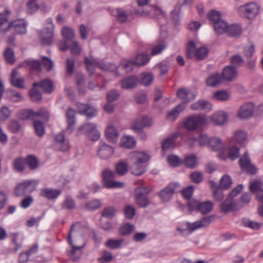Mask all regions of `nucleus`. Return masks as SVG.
Returning <instances> with one entry per match:
<instances>
[{"label":"nucleus","instance_id":"1","mask_svg":"<svg viewBox=\"0 0 263 263\" xmlns=\"http://www.w3.org/2000/svg\"><path fill=\"white\" fill-rule=\"evenodd\" d=\"M150 159L149 155L144 152H135L132 155V164L130 166V170L135 175L140 176L144 173L146 167L144 163Z\"/></svg>","mask_w":263,"mask_h":263},{"label":"nucleus","instance_id":"2","mask_svg":"<svg viewBox=\"0 0 263 263\" xmlns=\"http://www.w3.org/2000/svg\"><path fill=\"white\" fill-rule=\"evenodd\" d=\"M40 116H41L45 121H48L50 116L49 112L45 108H42L36 112L32 110H22L18 115L19 118L22 120L28 119L34 120L38 119Z\"/></svg>","mask_w":263,"mask_h":263},{"label":"nucleus","instance_id":"3","mask_svg":"<svg viewBox=\"0 0 263 263\" xmlns=\"http://www.w3.org/2000/svg\"><path fill=\"white\" fill-rule=\"evenodd\" d=\"M207 118L205 116L200 114L194 115L189 117L184 123L185 128L193 131L198 127L206 125Z\"/></svg>","mask_w":263,"mask_h":263},{"label":"nucleus","instance_id":"4","mask_svg":"<svg viewBox=\"0 0 263 263\" xmlns=\"http://www.w3.org/2000/svg\"><path fill=\"white\" fill-rule=\"evenodd\" d=\"M209 50L204 46L196 49L195 43L193 41L189 42L186 48V55L189 58L195 57L198 60L205 59L208 54Z\"/></svg>","mask_w":263,"mask_h":263},{"label":"nucleus","instance_id":"5","mask_svg":"<svg viewBox=\"0 0 263 263\" xmlns=\"http://www.w3.org/2000/svg\"><path fill=\"white\" fill-rule=\"evenodd\" d=\"M37 183L34 180H26L18 184L15 187L14 194L16 196H22L34 191Z\"/></svg>","mask_w":263,"mask_h":263},{"label":"nucleus","instance_id":"6","mask_svg":"<svg viewBox=\"0 0 263 263\" xmlns=\"http://www.w3.org/2000/svg\"><path fill=\"white\" fill-rule=\"evenodd\" d=\"M147 186H140L136 190V203L140 208H145L150 204L147 195L150 192Z\"/></svg>","mask_w":263,"mask_h":263},{"label":"nucleus","instance_id":"7","mask_svg":"<svg viewBox=\"0 0 263 263\" xmlns=\"http://www.w3.org/2000/svg\"><path fill=\"white\" fill-rule=\"evenodd\" d=\"M259 9L260 7L257 3L251 2L239 6L237 8V11L240 15L252 18L258 13Z\"/></svg>","mask_w":263,"mask_h":263},{"label":"nucleus","instance_id":"8","mask_svg":"<svg viewBox=\"0 0 263 263\" xmlns=\"http://www.w3.org/2000/svg\"><path fill=\"white\" fill-rule=\"evenodd\" d=\"M47 27L45 29V32L41 35L42 43L44 45H50L52 43L53 37L54 25L51 18H47Z\"/></svg>","mask_w":263,"mask_h":263},{"label":"nucleus","instance_id":"9","mask_svg":"<svg viewBox=\"0 0 263 263\" xmlns=\"http://www.w3.org/2000/svg\"><path fill=\"white\" fill-rule=\"evenodd\" d=\"M239 163L242 170L247 173L253 175L257 172V168L251 163V159L247 152H246L240 158Z\"/></svg>","mask_w":263,"mask_h":263},{"label":"nucleus","instance_id":"10","mask_svg":"<svg viewBox=\"0 0 263 263\" xmlns=\"http://www.w3.org/2000/svg\"><path fill=\"white\" fill-rule=\"evenodd\" d=\"M104 184L107 188H118L124 186V183L113 180L115 174L111 171L105 170L102 174Z\"/></svg>","mask_w":263,"mask_h":263},{"label":"nucleus","instance_id":"11","mask_svg":"<svg viewBox=\"0 0 263 263\" xmlns=\"http://www.w3.org/2000/svg\"><path fill=\"white\" fill-rule=\"evenodd\" d=\"M180 189V186L178 183H174L170 184L160 191L159 195L162 200L166 202L169 200L174 193L179 192Z\"/></svg>","mask_w":263,"mask_h":263},{"label":"nucleus","instance_id":"12","mask_svg":"<svg viewBox=\"0 0 263 263\" xmlns=\"http://www.w3.org/2000/svg\"><path fill=\"white\" fill-rule=\"evenodd\" d=\"M74 226V225L73 224L71 227V229L68 237V243L72 248V250L68 252V254L73 260H76L77 259L80 258L81 255L80 250L84 247V245L82 244V245L80 246H77L74 244H73L71 239V233L72 231L73 230Z\"/></svg>","mask_w":263,"mask_h":263},{"label":"nucleus","instance_id":"13","mask_svg":"<svg viewBox=\"0 0 263 263\" xmlns=\"http://www.w3.org/2000/svg\"><path fill=\"white\" fill-rule=\"evenodd\" d=\"M12 30L16 33L24 34L27 32V24L24 20L12 22L8 25V31Z\"/></svg>","mask_w":263,"mask_h":263},{"label":"nucleus","instance_id":"14","mask_svg":"<svg viewBox=\"0 0 263 263\" xmlns=\"http://www.w3.org/2000/svg\"><path fill=\"white\" fill-rule=\"evenodd\" d=\"M54 147L59 151L65 152L69 148V140L64 137L63 133H61L54 137Z\"/></svg>","mask_w":263,"mask_h":263},{"label":"nucleus","instance_id":"15","mask_svg":"<svg viewBox=\"0 0 263 263\" xmlns=\"http://www.w3.org/2000/svg\"><path fill=\"white\" fill-rule=\"evenodd\" d=\"M254 111V105L251 102H248L241 106L238 111V117L241 119H246L252 116Z\"/></svg>","mask_w":263,"mask_h":263},{"label":"nucleus","instance_id":"16","mask_svg":"<svg viewBox=\"0 0 263 263\" xmlns=\"http://www.w3.org/2000/svg\"><path fill=\"white\" fill-rule=\"evenodd\" d=\"M114 148L105 143L101 144L98 149L97 155L101 159L106 160L113 155Z\"/></svg>","mask_w":263,"mask_h":263},{"label":"nucleus","instance_id":"17","mask_svg":"<svg viewBox=\"0 0 263 263\" xmlns=\"http://www.w3.org/2000/svg\"><path fill=\"white\" fill-rule=\"evenodd\" d=\"M179 136L178 133H175L162 141L161 146L163 152L174 148L177 145L176 140Z\"/></svg>","mask_w":263,"mask_h":263},{"label":"nucleus","instance_id":"18","mask_svg":"<svg viewBox=\"0 0 263 263\" xmlns=\"http://www.w3.org/2000/svg\"><path fill=\"white\" fill-rule=\"evenodd\" d=\"M78 110L80 114L91 118L96 116L97 111L95 108L88 104L79 103Z\"/></svg>","mask_w":263,"mask_h":263},{"label":"nucleus","instance_id":"19","mask_svg":"<svg viewBox=\"0 0 263 263\" xmlns=\"http://www.w3.org/2000/svg\"><path fill=\"white\" fill-rule=\"evenodd\" d=\"M228 115L223 111H218L211 116V120L216 125H224L228 121Z\"/></svg>","mask_w":263,"mask_h":263},{"label":"nucleus","instance_id":"20","mask_svg":"<svg viewBox=\"0 0 263 263\" xmlns=\"http://www.w3.org/2000/svg\"><path fill=\"white\" fill-rule=\"evenodd\" d=\"M33 86L34 87H40L43 92L46 93H50L53 90V82L49 79H44L40 83H34Z\"/></svg>","mask_w":263,"mask_h":263},{"label":"nucleus","instance_id":"21","mask_svg":"<svg viewBox=\"0 0 263 263\" xmlns=\"http://www.w3.org/2000/svg\"><path fill=\"white\" fill-rule=\"evenodd\" d=\"M177 96L182 101L181 104L184 105L193 100L195 98V95L193 92L184 88L180 89L178 91Z\"/></svg>","mask_w":263,"mask_h":263},{"label":"nucleus","instance_id":"22","mask_svg":"<svg viewBox=\"0 0 263 263\" xmlns=\"http://www.w3.org/2000/svg\"><path fill=\"white\" fill-rule=\"evenodd\" d=\"M191 108L194 110H204L209 111L212 109V105L208 101L201 100L192 104L191 106Z\"/></svg>","mask_w":263,"mask_h":263},{"label":"nucleus","instance_id":"23","mask_svg":"<svg viewBox=\"0 0 263 263\" xmlns=\"http://www.w3.org/2000/svg\"><path fill=\"white\" fill-rule=\"evenodd\" d=\"M237 76V71L235 67L230 65L225 67L223 70L222 78L228 81H231Z\"/></svg>","mask_w":263,"mask_h":263},{"label":"nucleus","instance_id":"24","mask_svg":"<svg viewBox=\"0 0 263 263\" xmlns=\"http://www.w3.org/2000/svg\"><path fill=\"white\" fill-rule=\"evenodd\" d=\"M218 156L221 159L225 160L227 157L232 161L235 160L240 156L239 148L236 146H231L228 149L227 157L224 156V154L222 153L219 154Z\"/></svg>","mask_w":263,"mask_h":263},{"label":"nucleus","instance_id":"25","mask_svg":"<svg viewBox=\"0 0 263 263\" xmlns=\"http://www.w3.org/2000/svg\"><path fill=\"white\" fill-rule=\"evenodd\" d=\"M10 81L13 86L20 88H24V80L20 77L17 69H14L12 71Z\"/></svg>","mask_w":263,"mask_h":263},{"label":"nucleus","instance_id":"26","mask_svg":"<svg viewBox=\"0 0 263 263\" xmlns=\"http://www.w3.org/2000/svg\"><path fill=\"white\" fill-rule=\"evenodd\" d=\"M222 80L221 75L218 73H215L207 78L206 84L209 87H215L221 84L222 82Z\"/></svg>","mask_w":263,"mask_h":263},{"label":"nucleus","instance_id":"27","mask_svg":"<svg viewBox=\"0 0 263 263\" xmlns=\"http://www.w3.org/2000/svg\"><path fill=\"white\" fill-rule=\"evenodd\" d=\"M66 115L68 124L66 130L70 134L73 132L74 128L75 112L72 109L69 108L66 112Z\"/></svg>","mask_w":263,"mask_h":263},{"label":"nucleus","instance_id":"28","mask_svg":"<svg viewBox=\"0 0 263 263\" xmlns=\"http://www.w3.org/2000/svg\"><path fill=\"white\" fill-rule=\"evenodd\" d=\"M33 126L35 134L39 137H42L45 133L44 123L47 121H45L42 119L41 116H40L38 119L33 120Z\"/></svg>","mask_w":263,"mask_h":263},{"label":"nucleus","instance_id":"29","mask_svg":"<svg viewBox=\"0 0 263 263\" xmlns=\"http://www.w3.org/2000/svg\"><path fill=\"white\" fill-rule=\"evenodd\" d=\"M106 138L113 143H116L119 138V134L118 129L113 125L109 126L106 130Z\"/></svg>","mask_w":263,"mask_h":263},{"label":"nucleus","instance_id":"30","mask_svg":"<svg viewBox=\"0 0 263 263\" xmlns=\"http://www.w3.org/2000/svg\"><path fill=\"white\" fill-rule=\"evenodd\" d=\"M110 14L115 17L121 23L126 22L128 16L125 11L121 8L113 9L110 11Z\"/></svg>","mask_w":263,"mask_h":263},{"label":"nucleus","instance_id":"31","mask_svg":"<svg viewBox=\"0 0 263 263\" xmlns=\"http://www.w3.org/2000/svg\"><path fill=\"white\" fill-rule=\"evenodd\" d=\"M186 108V105L180 104L175 107L172 110L169 111L167 115V119L174 121L179 116V115Z\"/></svg>","mask_w":263,"mask_h":263},{"label":"nucleus","instance_id":"32","mask_svg":"<svg viewBox=\"0 0 263 263\" xmlns=\"http://www.w3.org/2000/svg\"><path fill=\"white\" fill-rule=\"evenodd\" d=\"M61 193V191L59 190H52L49 188H45L42 190L41 195L50 200L57 198Z\"/></svg>","mask_w":263,"mask_h":263},{"label":"nucleus","instance_id":"33","mask_svg":"<svg viewBox=\"0 0 263 263\" xmlns=\"http://www.w3.org/2000/svg\"><path fill=\"white\" fill-rule=\"evenodd\" d=\"M137 83L138 79L136 77H128L121 81V86L123 89H132L136 86Z\"/></svg>","mask_w":263,"mask_h":263},{"label":"nucleus","instance_id":"34","mask_svg":"<svg viewBox=\"0 0 263 263\" xmlns=\"http://www.w3.org/2000/svg\"><path fill=\"white\" fill-rule=\"evenodd\" d=\"M209 147L213 151H221L224 149L223 143L218 137L211 138Z\"/></svg>","mask_w":263,"mask_h":263},{"label":"nucleus","instance_id":"35","mask_svg":"<svg viewBox=\"0 0 263 263\" xmlns=\"http://www.w3.org/2000/svg\"><path fill=\"white\" fill-rule=\"evenodd\" d=\"M229 25L228 23L223 19H221L217 23H215L213 28L215 33L217 35H221L226 33Z\"/></svg>","mask_w":263,"mask_h":263},{"label":"nucleus","instance_id":"36","mask_svg":"<svg viewBox=\"0 0 263 263\" xmlns=\"http://www.w3.org/2000/svg\"><path fill=\"white\" fill-rule=\"evenodd\" d=\"M235 207L236 203L234 202V200L228 198L220 204L221 211L225 213L233 211Z\"/></svg>","mask_w":263,"mask_h":263},{"label":"nucleus","instance_id":"37","mask_svg":"<svg viewBox=\"0 0 263 263\" xmlns=\"http://www.w3.org/2000/svg\"><path fill=\"white\" fill-rule=\"evenodd\" d=\"M10 11L7 8L5 10V13H0V33H5L8 31V25L6 27H4L3 25L5 23H7L8 15H10Z\"/></svg>","mask_w":263,"mask_h":263},{"label":"nucleus","instance_id":"38","mask_svg":"<svg viewBox=\"0 0 263 263\" xmlns=\"http://www.w3.org/2000/svg\"><path fill=\"white\" fill-rule=\"evenodd\" d=\"M61 34L65 41H72L76 36L74 30L68 26H64L62 28Z\"/></svg>","mask_w":263,"mask_h":263},{"label":"nucleus","instance_id":"39","mask_svg":"<svg viewBox=\"0 0 263 263\" xmlns=\"http://www.w3.org/2000/svg\"><path fill=\"white\" fill-rule=\"evenodd\" d=\"M124 240L123 239H109L105 242V246L111 250H117L121 248Z\"/></svg>","mask_w":263,"mask_h":263},{"label":"nucleus","instance_id":"40","mask_svg":"<svg viewBox=\"0 0 263 263\" xmlns=\"http://www.w3.org/2000/svg\"><path fill=\"white\" fill-rule=\"evenodd\" d=\"M98 67L104 71H108L110 72H116V76H118L120 74L118 72L116 71L117 70V66L114 64L109 63H104V62H98Z\"/></svg>","mask_w":263,"mask_h":263},{"label":"nucleus","instance_id":"41","mask_svg":"<svg viewBox=\"0 0 263 263\" xmlns=\"http://www.w3.org/2000/svg\"><path fill=\"white\" fill-rule=\"evenodd\" d=\"M97 127V125L95 123H87L81 126L77 132V134H87L89 135L92 131Z\"/></svg>","mask_w":263,"mask_h":263},{"label":"nucleus","instance_id":"42","mask_svg":"<svg viewBox=\"0 0 263 263\" xmlns=\"http://www.w3.org/2000/svg\"><path fill=\"white\" fill-rule=\"evenodd\" d=\"M243 226L251 229L253 230H259L262 224L261 223L257 222L250 219L245 218L242 219V221Z\"/></svg>","mask_w":263,"mask_h":263},{"label":"nucleus","instance_id":"43","mask_svg":"<svg viewBox=\"0 0 263 263\" xmlns=\"http://www.w3.org/2000/svg\"><path fill=\"white\" fill-rule=\"evenodd\" d=\"M226 33L231 36L237 37L241 34V28L238 25L233 24L229 25Z\"/></svg>","mask_w":263,"mask_h":263},{"label":"nucleus","instance_id":"44","mask_svg":"<svg viewBox=\"0 0 263 263\" xmlns=\"http://www.w3.org/2000/svg\"><path fill=\"white\" fill-rule=\"evenodd\" d=\"M98 63L96 60H89L87 57L85 58V64L90 76L94 73L95 69L98 67Z\"/></svg>","mask_w":263,"mask_h":263},{"label":"nucleus","instance_id":"45","mask_svg":"<svg viewBox=\"0 0 263 263\" xmlns=\"http://www.w3.org/2000/svg\"><path fill=\"white\" fill-rule=\"evenodd\" d=\"M136 140L133 137L130 136H125L121 140V146L125 148H133L136 145Z\"/></svg>","mask_w":263,"mask_h":263},{"label":"nucleus","instance_id":"46","mask_svg":"<svg viewBox=\"0 0 263 263\" xmlns=\"http://www.w3.org/2000/svg\"><path fill=\"white\" fill-rule=\"evenodd\" d=\"M213 206V204L211 201H207L203 202H200L199 205L198 211L202 214H205L210 212Z\"/></svg>","mask_w":263,"mask_h":263},{"label":"nucleus","instance_id":"47","mask_svg":"<svg viewBox=\"0 0 263 263\" xmlns=\"http://www.w3.org/2000/svg\"><path fill=\"white\" fill-rule=\"evenodd\" d=\"M76 79L79 92L82 94H85L86 92V88L84 87L85 82V76L83 74L79 73L77 74Z\"/></svg>","mask_w":263,"mask_h":263},{"label":"nucleus","instance_id":"48","mask_svg":"<svg viewBox=\"0 0 263 263\" xmlns=\"http://www.w3.org/2000/svg\"><path fill=\"white\" fill-rule=\"evenodd\" d=\"M234 139L237 143L242 144L247 140V134L243 130H237L234 133Z\"/></svg>","mask_w":263,"mask_h":263},{"label":"nucleus","instance_id":"49","mask_svg":"<svg viewBox=\"0 0 263 263\" xmlns=\"http://www.w3.org/2000/svg\"><path fill=\"white\" fill-rule=\"evenodd\" d=\"M135 228V226L133 224L126 223L120 227L119 232L122 236H127L134 231Z\"/></svg>","mask_w":263,"mask_h":263},{"label":"nucleus","instance_id":"50","mask_svg":"<svg viewBox=\"0 0 263 263\" xmlns=\"http://www.w3.org/2000/svg\"><path fill=\"white\" fill-rule=\"evenodd\" d=\"M76 207L74 200L70 196H66L62 203V208L67 210H73Z\"/></svg>","mask_w":263,"mask_h":263},{"label":"nucleus","instance_id":"51","mask_svg":"<svg viewBox=\"0 0 263 263\" xmlns=\"http://www.w3.org/2000/svg\"><path fill=\"white\" fill-rule=\"evenodd\" d=\"M26 164V160L22 157L15 159L13 163L14 169L18 172L24 170Z\"/></svg>","mask_w":263,"mask_h":263},{"label":"nucleus","instance_id":"52","mask_svg":"<svg viewBox=\"0 0 263 263\" xmlns=\"http://www.w3.org/2000/svg\"><path fill=\"white\" fill-rule=\"evenodd\" d=\"M149 57L147 54L141 53L138 54L135 59V64L138 66H142L146 64L149 61Z\"/></svg>","mask_w":263,"mask_h":263},{"label":"nucleus","instance_id":"53","mask_svg":"<svg viewBox=\"0 0 263 263\" xmlns=\"http://www.w3.org/2000/svg\"><path fill=\"white\" fill-rule=\"evenodd\" d=\"M213 97L217 101H226L229 100L230 95L226 91L221 90L215 92Z\"/></svg>","mask_w":263,"mask_h":263},{"label":"nucleus","instance_id":"54","mask_svg":"<svg viewBox=\"0 0 263 263\" xmlns=\"http://www.w3.org/2000/svg\"><path fill=\"white\" fill-rule=\"evenodd\" d=\"M154 80V76L151 73H143L141 75L140 81L144 86L150 85Z\"/></svg>","mask_w":263,"mask_h":263},{"label":"nucleus","instance_id":"55","mask_svg":"<svg viewBox=\"0 0 263 263\" xmlns=\"http://www.w3.org/2000/svg\"><path fill=\"white\" fill-rule=\"evenodd\" d=\"M101 206V203L100 201L98 199H95L86 203L84 208L88 211H94L100 208Z\"/></svg>","mask_w":263,"mask_h":263},{"label":"nucleus","instance_id":"56","mask_svg":"<svg viewBox=\"0 0 263 263\" xmlns=\"http://www.w3.org/2000/svg\"><path fill=\"white\" fill-rule=\"evenodd\" d=\"M166 48V44L164 41H160L158 43L157 45L154 46L153 48L151 54L152 55H155L161 53Z\"/></svg>","mask_w":263,"mask_h":263},{"label":"nucleus","instance_id":"57","mask_svg":"<svg viewBox=\"0 0 263 263\" xmlns=\"http://www.w3.org/2000/svg\"><path fill=\"white\" fill-rule=\"evenodd\" d=\"M209 20L212 23L213 25L215 23H217L221 19V14L219 11L213 10H211L208 14Z\"/></svg>","mask_w":263,"mask_h":263},{"label":"nucleus","instance_id":"58","mask_svg":"<svg viewBox=\"0 0 263 263\" xmlns=\"http://www.w3.org/2000/svg\"><path fill=\"white\" fill-rule=\"evenodd\" d=\"M134 123H137L142 128L151 126L153 122L151 118L147 117H143L140 119L137 120Z\"/></svg>","mask_w":263,"mask_h":263},{"label":"nucleus","instance_id":"59","mask_svg":"<svg viewBox=\"0 0 263 263\" xmlns=\"http://www.w3.org/2000/svg\"><path fill=\"white\" fill-rule=\"evenodd\" d=\"M117 213L116 209L112 206L105 208L102 212V216L108 219L112 218Z\"/></svg>","mask_w":263,"mask_h":263},{"label":"nucleus","instance_id":"60","mask_svg":"<svg viewBox=\"0 0 263 263\" xmlns=\"http://www.w3.org/2000/svg\"><path fill=\"white\" fill-rule=\"evenodd\" d=\"M7 93L9 99L14 102H20L23 100L22 95L15 90H9Z\"/></svg>","mask_w":263,"mask_h":263},{"label":"nucleus","instance_id":"61","mask_svg":"<svg viewBox=\"0 0 263 263\" xmlns=\"http://www.w3.org/2000/svg\"><path fill=\"white\" fill-rule=\"evenodd\" d=\"M184 164L187 167L193 168L197 165V158L195 155L187 156L184 160Z\"/></svg>","mask_w":263,"mask_h":263},{"label":"nucleus","instance_id":"62","mask_svg":"<svg viewBox=\"0 0 263 263\" xmlns=\"http://www.w3.org/2000/svg\"><path fill=\"white\" fill-rule=\"evenodd\" d=\"M116 172L120 176L125 175L128 171V164L124 161L119 162L116 165Z\"/></svg>","mask_w":263,"mask_h":263},{"label":"nucleus","instance_id":"63","mask_svg":"<svg viewBox=\"0 0 263 263\" xmlns=\"http://www.w3.org/2000/svg\"><path fill=\"white\" fill-rule=\"evenodd\" d=\"M26 163L31 170H35L39 165V161L35 157L30 155L27 158Z\"/></svg>","mask_w":263,"mask_h":263},{"label":"nucleus","instance_id":"64","mask_svg":"<svg viewBox=\"0 0 263 263\" xmlns=\"http://www.w3.org/2000/svg\"><path fill=\"white\" fill-rule=\"evenodd\" d=\"M11 112L8 106H3L0 110V120L5 121L8 119L11 116Z\"/></svg>","mask_w":263,"mask_h":263}]
</instances>
